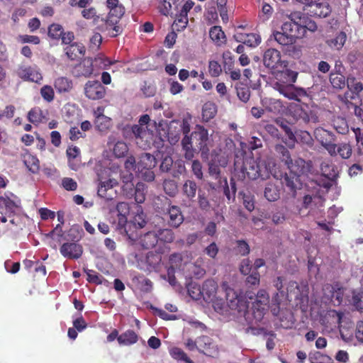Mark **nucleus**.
<instances>
[{
  "mask_svg": "<svg viewBox=\"0 0 363 363\" xmlns=\"http://www.w3.org/2000/svg\"><path fill=\"white\" fill-rule=\"evenodd\" d=\"M274 166L272 161L255 159L244 152L238 151L235 155V174L240 180H244L246 177L252 180L268 179L273 174Z\"/></svg>",
  "mask_w": 363,
  "mask_h": 363,
  "instance_id": "nucleus-1",
  "label": "nucleus"
},
{
  "mask_svg": "<svg viewBox=\"0 0 363 363\" xmlns=\"http://www.w3.org/2000/svg\"><path fill=\"white\" fill-rule=\"evenodd\" d=\"M106 6L109 12L105 21V28L111 37L115 38L123 30L119 22L125 13V7L119 4V0H107Z\"/></svg>",
  "mask_w": 363,
  "mask_h": 363,
  "instance_id": "nucleus-2",
  "label": "nucleus"
},
{
  "mask_svg": "<svg viewBox=\"0 0 363 363\" xmlns=\"http://www.w3.org/2000/svg\"><path fill=\"white\" fill-rule=\"evenodd\" d=\"M269 295L265 290H259L256 296L255 301L252 303V308L245 314L246 319H250V324H257L263 319L268 308Z\"/></svg>",
  "mask_w": 363,
  "mask_h": 363,
  "instance_id": "nucleus-3",
  "label": "nucleus"
},
{
  "mask_svg": "<svg viewBox=\"0 0 363 363\" xmlns=\"http://www.w3.org/2000/svg\"><path fill=\"white\" fill-rule=\"evenodd\" d=\"M189 142L200 152L202 159H208L209 155L210 139L208 131L203 126L196 125L189 137Z\"/></svg>",
  "mask_w": 363,
  "mask_h": 363,
  "instance_id": "nucleus-4",
  "label": "nucleus"
},
{
  "mask_svg": "<svg viewBox=\"0 0 363 363\" xmlns=\"http://www.w3.org/2000/svg\"><path fill=\"white\" fill-rule=\"evenodd\" d=\"M263 63L264 66L272 69L274 72L283 71L286 68L288 62L282 60L281 52L275 48H269L263 55Z\"/></svg>",
  "mask_w": 363,
  "mask_h": 363,
  "instance_id": "nucleus-5",
  "label": "nucleus"
},
{
  "mask_svg": "<svg viewBox=\"0 0 363 363\" xmlns=\"http://www.w3.org/2000/svg\"><path fill=\"white\" fill-rule=\"evenodd\" d=\"M227 284L223 283V287L225 291V298L229 308L232 310H236L239 312L244 311L247 307V301L242 294L238 293L235 289L226 286Z\"/></svg>",
  "mask_w": 363,
  "mask_h": 363,
  "instance_id": "nucleus-6",
  "label": "nucleus"
},
{
  "mask_svg": "<svg viewBox=\"0 0 363 363\" xmlns=\"http://www.w3.org/2000/svg\"><path fill=\"white\" fill-rule=\"evenodd\" d=\"M123 135L125 138H133L136 140V143L143 148H145L147 141L144 142L143 139L148 135L145 128L143 126L135 124L133 125H126L123 129Z\"/></svg>",
  "mask_w": 363,
  "mask_h": 363,
  "instance_id": "nucleus-7",
  "label": "nucleus"
},
{
  "mask_svg": "<svg viewBox=\"0 0 363 363\" xmlns=\"http://www.w3.org/2000/svg\"><path fill=\"white\" fill-rule=\"evenodd\" d=\"M84 92L90 100L102 99L106 94V89L98 80H89L84 87Z\"/></svg>",
  "mask_w": 363,
  "mask_h": 363,
  "instance_id": "nucleus-8",
  "label": "nucleus"
},
{
  "mask_svg": "<svg viewBox=\"0 0 363 363\" xmlns=\"http://www.w3.org/2000/svg\"><path fill=\"white\" fill-rule=\"evenodd\" d=\"M314 136L320 145L328 152L332 150L333 145L337 142L336 135L331 131L323 128H317L314 130Z\"/></svg>",
  "mask_w": 363,
  "mask_h": 363,
  "instance_id": "nucleus-9",
  "label": "nucleus"
},
{
  "mask_svg": "<svg viewBox=\"0 0 363 363\" xmlns=\"http://www.w3.org/2000/svg\"><path fill=\"white\" fill-rule=\"evenodd\" d=\"M311 16L319 18H325L328 16L331 11V7L326 1L315 0L311 4L304 8Z\"/></svg>",
  "mask_w": 363,
  "mask_h": 363,
  "instance_id": "nucleus-10",
  "label": "nucleus"
},
{
  "mask_svg": "<svg viewBox=\"0 0 363 363\" xmlns=\"http://www.w3.org/2000/svg\"><path fill=\"white\" fill-rule=\"evenodd\" d=\"M277 91L286 98L291 100L300 101L301 97L307 96L306 91L302 88H296L293 84H281L277 83Z\"/></svg>",
  "mask_w": 363,
  "mask_h": 363,
  "instance_id": "nucleus-11",
  "label": "nucleus"
},
{
  "mask_svg": "<svg viewBox=\"0 0 363 363\" xmlns=\"http://www.w3.org/2000/svg\"><path fill=\"white\" fill-rule=\"evenodd\" d=\"M128 204L125 202H119L116 205V210L118 213V229L121 233H125L130 239L133 240L134 237L132 233H129L127 230V227L130 226V224H127V218L125 217L126 213H128Z\"/></svg>",
  "mask_w": 363,
  "mask_h": 363,
  "instance_id": "nucleus-12",
  "label": "nucleus"
},
{
  "mask_svg": "<svg viewBox=\"0 0 363 363\" xmlns=\"http://www.w3.org/2000/svg\"><path fill=\"white\" fill-rule=\"evenodd\" d=\"M164 220L169 227L177 228L184 222V218L180 208L177 206H170L164 213Z\"/></svg>",
  "mask_w": 363,
  "mask_h": 363,
  "instance_id": "nucleus-13",
  "label": "nucleus"
},
{
  "mask_svg": "<svg viewBox=\"0 0 363 363\" xmlns=\"http://www.w3.org/2000/svg\"><path fill=\"white\" fill-rule=\"evenodd\" d=\"M16 73L24 81L39 83L43 79L42 74L36 67L21 65L18 68Z\"/></svg>",
  "mask_w": 363,
  "mask_h": 363,
  "instance_id": "nucleus-14",
  "label": "nucleus"
},
{
  "mask_svg": "<svg viewBox=\"0 0 363 363\" xmlns=\"http://www.w3.org/2000/svg\"><path fill=\"white\" fill-rule=\"evenodd\" d=\"M60 252L63 257L67 259H77L83 253V247L76 242H65L60 247Z\"/></svg>",
  "mask_w": 363,
  "mask_h": 363,
  "instance_id": "nucleus-15",
  "label": "nucleus"
},
{
  "mask_svg": "<svg viewBox=\"0 0 363 363\" xmlns=\"http://www.w3.org/2000/svg\"><path fill=\"white\" fill-rule=\"evenodd\" d=\"M287 168L291 174H296L301 176L310 171L311 164V162H306L303 159L297 157L291 159V161L286 164Z\"/></svg>",
  "mask_w": 363,
  "mask_h": 363,
  "instance_id": "nucleus-16",
  "label": "nucleus"
},
{
  "mask_svg": "<svg viewBox=\"0 0 363 363\" xmlns=\"http://www.w3.org/2000/svg\"><path fill=\"white\" fill-rule=\"evenodd\" d=\"M332 150H328V153L332 157H339L341 159H349L352 154V147L349 143H340L333 145Z\"/></svg>",
  "mask_w": 363,
  "mask_h": 363,
  "instance_id": "nucleus-17",
  "label": "nucleus"
},
{
  "mask_svg": "<svg viewBox=\"0 0 363 363\" xmlns=\"http://www.w3.org/2000/svg\"><path fill=\"white\" fill-rule=\"evenodd\" d=\"M284 277H277L274 280V281H273L274 286L276 288V289L278 291L276 294V296L274 297V300L276 301H277V298L279 297V295L281 297H283L285 295H289V294L292 295V294H294L295 298H298V296H299V291H300L298 284L296 281L290 282L289 287H294V288H296L297 289V291L296 292H295V291L293 292L292 291H289V288H288L287 289V292L286 293L285 291H284Z\"/></svg>",
  "mask_w": 363,
  "mask_h": 363,
  "instance_id": "nucleus-18",
  "label": "nucleus"
},
{
  "mask_svg": "<svg viewBox=\"0 0 363 363\" xmlns=\"http://www.w3.org/2000/svg\"><path fill=\"white\" fill-rule=\"evenodd\" d=\"M18 207V204L12 200L6 193L4 196H0V213L1 215L6 214L9 217H13Z\"/></svg>",
  "mask_w": 363,
  "mask_h": 363,
  "instance_id": "nucleus-19",
  "label": "nucleus"
},
{
  "mask_svg": "<svg viewBox=\"0 0 363 363\" xmlns=\"http://www.w3.org/2000/svg\"><path fill=\"white\" fill-rule=\"evenodd\" d=\"M94 71L93 62L90 58H84L73 69V74L77 77H89Z\"/></svg>",
  "mask_w": 363,
  "mask_h": 363,
  "instance_id": "nucleus-20",
  "label": "nucleus"
},
{
  "mask_svg": "<svg viewBox=\"0 0 363 363\" xmlns=\"http://www.w3.org/2000/svg\"><path fill=\"white\" fill-rule=\"evenodd\" d=\"M301 24L296 25L293 22H284L281 26V30L288 34L294 41L298 38L304 37V29L300 27Z\"/></svg>",
  "mask_w": 363,
  "mask_h": 363,
  "instance_id": "nucleus-21",
  "label": "nucleus"
},
{
  "mask_svg": "<svg viewBox=\"0 0 363 363\" xmlns=\"http://www.w3.org/2000/svg\"><path fill=\"white\" fill-rule=\"evenodd\" d=\"M172 167L173 160L172 157L167 155L162 159L160 169L162 172H170L174 177H178L185 170V167L182 163L177 164L178 169L177 171L172 169V172H171Z\"/></svg>",
  "mask_w": 363,
  "mask_h": 363,
  "instance_id": "nucleus-22",
  "label": "nucleus"
},
{
  "mask_svg": "<svg viewBox=\"0 0 363 363\" xmlns=\"http://www.w3.org/2000/svg\"><path fill=\"white\" fill-rule=\"evenodd\" d=\"M203 298L206 301H211L216 297L218 284L213 279L206 280L202 285Z\"/></svg>",
  "mask_w": 363,
  "mask_h": 363,
  "instance_id": "nucleus-23",
  "label": "nucleus"
},
{
  "mask_svg": "<svg viewBox=\"0 0 363 363\" xmlns=\"http://www.w3.org/2000/svg\"><path fill=\"white\" fill-rule=\"evenodd\" d=\"M237 41L250 47L255 48L261 43V37L257 33H237L235 35Z\"/></svg>",
  "mask_w": 363,
  "mask_h": 363,
  "instance_id": "nucleus-24",
  "label": "nucleus"
},
{
  "mask_svg": "<svg viewBox=\"0 0 363 363\" xmlns=\"http://www.w3.org/2000/svg\"><path fill=\"white\" fill-rule=\"evenodd\" d=\"M157 164L155 157L147 152L142 153L137 162L138 170L143 172L145 169H152Z\"/></svg>",
  "mask_w": 363,
  "mask_h": 363,
  "instance_id": "nucleus-25",
  "label": "nucleus"
},
{
  "mask_svg": "<svg viewBox=\"0 0 363 363\" xmlns=\"http://www.w3.org/2000/svg\"><path fill=\"white\" fill-rule=\"evenodd\" d=\"M209 37L218 47H221L226 44V35L220 26H213L209 29Z\"/></svg>",
  "mask_w": 363,
  "mask_h": 363,
  "instance_id": "nucleus-26",
  "label": "nucleus"
},
{
  "mask_svg": "<svg viewBox=\"0 0 363 363\" xmlns=\"http://www.w3.org/2000/svg\"><path fill=\"white\" fill-rule=\"evenodd\" d=\"M65 52L69 60H75L84 55L85 48L81 43H73L65 48Z\"/></svg>",
  "mask_w": 363,
  "mask_h": 363,
  "instance_id": "nucleus-27",
  "label": "nucleus"
},
{
  "mask_svg": "<svg viewBox=\"0 0 363 363\" xmlns=\"http://www.w3.org/2000/svg\"><path fill=\"white\" fill-rule=\"evenodd\" d=\"M264 196L269 201H277L280 197V186L278 182H268L264 188Z\"/></svg>",
  "mask_w": 363,
  "mask_h": 363,
  "instance_id": "nucleus-28",
  "label": "nucleus"
},
{
  "mask_svg": "<svg viewBox=\"0 0 363 363\" xmlns=\"http://www.w3.org/2000/svg\"><path fill=\"white\" fill-rule=\"evenodd\" d=\"M322 174L329 179H335L339 174L338 168L330 160H325L320 164Z\"/></svg>",
  "mask_w": 363,
  "mask_h": 363,
  "instance_id": "nucleus-29",
  "label": "nucleus"
},
{
  "mask_svg": "<svg viewBox=\"0 0 363 363\" xmlns=\"http://www.w3.org/2000/svg\"><path fill=\"white\" fill-rule=\"evenodd\" d=\"M118 182L114 179H109L107 181L100 183L97 194L100 197L104 198L107 200H111L112 196L108 194L109 190H111L113 186H116Z\"/></svg>",
  "mask_w": 363,
  "mask_h": 363,
  "instance_id": "nucleus-30",
  "label": "nucleus"
},
{
  "mask_svg": "<svg viewBox=\"0 0 363 363\" xmlns=\"http://www.w3.org/2000/svg\"><path fill=\"white\" fill-rule=\"evenodd\" d=\"M54 86L58 93L69 92L73 88L72 80L66 77H57L54 82Z\"/></svg>",
  "mask_w": 363,
  "mask_h": 363,
  "instance_id": "nucleus-31",
  "label": "nucleus"
},
{
  "mask_svg": "<svg viewBox=\"0 0 363 363\" xmlns=\"http://www.w3.org/2000/svg\"><path fill=\"white\" fill-rule=\"evenodd\" d=\"M158 242L157 233L154 231H149L140 238V244L145 249H152L155 247Z\"/></svg>",
  "mask_w": 363,
  "mask_h": 363,
  "instance_id": "nucleus-32",
  "label": "nucleus"
},
{
  "mask_svg": "<svg viewBox=\"0 0 363 363\" xmlns=\"http://www.w3.org/2000/svg\"><path fill=\"white\" fill-rule=\"evenodd\" d=\"M294 114L296 116L297 120H301L305 123H316L318 122V117L311 111L308 112L302 108H296L294 110Z\"/></svg>",
  "mask_w": 363,
  "mask_h": 363,
  "instance_id": "nucleus-33",
  "label": "nucleus"
},
{
  "mask_svg": "<svg viewBox=\"0 0 363 363\" xmlns=\"http://www.w3.org/2000/svg\"><path fill=\"white\" fill-rule=\"evenodd\" d=\"M138 340V335L133 330H128L118 337V342L121 345H131Z\"/></svg>",
  "mask_w": 363,
  "mask_h": 363,
  "instance_id": "nucleus-34",
  "label": "nucleus"
},
{
  "mask_svg": "<svg viewBox=\"0 0 363 363\" xmlns=\"http://www.w3.org/2000/svg\"><path fill=\"white\" fill-rule=\"evenodd\" d=\"M130 223L136 228L141 229L144 228L147 223L146 215L144 213L141 206L137 205L134 216Z\"/></svg>",
  "mask_w": 363,
  "mask_h": 363,
  "instance_id": "nucleus-35",
  "label": "nucleus"
},
{
  "mask_svg": "<svg viewBox=\"0 0 363 363\" xmlns=\"http://www.w3.org/2000/svg\"><path fill=\"white\" fill-rule=\"evenodd\" d=\"M198 350L207 355H211L213 343L211 338L206 335H202L197 338Z\"/></svg>",
  "mask_w": 363,
  "mask_h": 363,
  "instance_id": "nucleus-36",
  "label": "nucleus"
},
{
  "mask_svg": "<svg viewBox=\"0 0 363 363\" xmlns=\"http://www.w3.org/2000/svg\"><path fill=\"white\" fill-rule=\"evenodd\" d=\"M347 35L344 31H340L336 36L326 41L327 45L332 49L340 50L345 45Z\"/></svg>",
  "mask_w": 363,
  "mask_h": 363,
  "instance_id": "nucleus-37",
  "label": "nucleus"
},
{
  "mask_svg": "<svg viewBox=\"0 0 363 363\" xmlns=\"http://www.w3.org/2000/svg\"><path fill=\"white\" fill-rule=\"evenodd\" d=\"M182 191L189 201H194L197 191L196 183L190 179L185 181L182 186Z\"/></svg>",
  "mask_w": 363,
  "mask_h": 363,
  "instance_id": "nucleus-38",
  "label": "nucleus"
},
{
  "mask_svg": "<svg viewBox=\"0 0 363 363\" xmlns=\"http://www.w3.org/2000/svg\"><path fill=\"white\" fill-rule=\"evenodd\" d=\"M330 82L335 89H342L347 85V82L345 80V77L340 72H332L330 74Z\"/></svg>",
  "mask_w": 363,
  "mask_h": 363,
  "instance_id": "nucleus-39",
  "label": "nucleus"
},
{
  "mask_svg": "<svg viewBox=\"0 0 363 363\" xmlns=\"http://www.w3.org/2000/svg\"><path fill=\"white\" fill-rule=\"evenodd\" d=\"M182 149L184 151V157L186 160H192L196 153H199L196 148L189 140V137L183 138L182 140Z\"/></svg>",
  "mask_w": 363,
  "mask_h": 363,
  "instance_id": "nucleus-40",
  "label": "nucleus"
},
{
  "mask_svg": "<svg viewBox=\"0 0 363 363\" xmlns=\"http://www.w3.org/2000/svg\"><path fill=\"white\" fill-rule=\"evenodd\" d=\"M24 164L33 174H38L40 170V161L37 157L28 155L25 157Z\"/></svg>",
  "mask_w": 363,
  "mask_h": 363,
  "instance_id": "nucleus-41",
  "label": "nucleus"
},
{
  "mask_svg": "<svg viewBox=\"0 0 363 363\" xmlns=\"http://www.w3.org/2000/svg\"><path fill=\"white\" fill-rule=\"evenodd\" d=\"M262 104L267 111L272 113L279 112L281 108V101L272 98H264L262 100Z\"/></svg>",
  "mask_w": 363,
  "mask_h": 363,
  "instance_id": "nucleus-42",
  "label": "nucleus"
},
{
  "mask_svg": "<svg viewBox=\"0 0 363 363\" xmlns=\"http://www.w3.org/2000/svg\"><path fill=\"white\" fill-rule=\"evenodd\" d=\"M309 360L311 363H332L333 359L320 352L315 351L309 354Z\"/></svg>",
  "mask_w": 363,
  "mask_h": 363,
  "instance_id": "nucleus-43",
  "label": "nucleus"
},
{
  "mask_svg": "<svg viewBox=\"0 0 363 363\" xmlns=\"http://www.w3.org/2000/svg\"><path fill=\"white\" fill-rule=\"evenodd\" d=\"M274 40L281 45H290L296 42L293 38L285 33L284 31H275L273 33Z\"/></svg>",
  "mask_w": 363,
  "mask_h": 363,
  "instance_id": "nucleus-44",
  "label": "nucleus"
},
{
  "mask_svg": "<svg viewBox=\"0 0 363 363\" xmlns=\"http://www.w3.org/2000/svg\"><path fill=\"white\" fill-rule=\"evenodd\" d=\"M158 240L163 243H172L174 238V233L171 229H160L157 232Z\"/></svg>",
  "mask_w": 363,
  "mask_h": 363,
  "instance_id": "nucleus-45",
  "label": "nucleus"
},
{
  "mask_svg": "<svg viewBox=\"0 0 363 363\" xmlns=\"http://www.w3.org/2000/svg\"><path fill=\"white\" fill-rule=\"evenodd\" d=\"M300 175L286 174L284 181L286 186H288L291 191H295L296 189L300 188Z\"/></svg>",
  "mask_w": 363,
  "mask_h": 363,
  "instance_id": "nucleus-46",
  "label": "nucleus"
},
{
  "mask_svg": "<svg viewBox=\"0 0 363 363\" xmlns=\"http://www.w3.org/2000/svg\"><path fill=\"white\" fill-rule=\"evenodd\" d=\"M274 150L281 162H284L286 165L292 159L289 150L284 145L281 144L276 145Z\"/></svg>",
  "mask_w": 363,
  "mask_h": 363,
  "instance_id": "nucleus-47",
  "label": "nucleus"
},
{
  "mask_svg": "<svg viewBox=\"0 0 363 363\" xmlns=\"http://www.w3.org/2000/svg\"><path fill=\"white\" fill-rule=\"evenodd\" d=\"M145 190L146 186L143 183L138 182L133 191L135 201L137 203H142L145 200Z\"/></svg>",
  "mask_w": 363,
  "mask_h": 363,
  "instance_id": "nucleus-48",
  "label": "nucleus"
},
{
  "mask_svg": "<svg viewBox=\"0 0 363 363\" xmlns=\"http://www.w3.org/2000/svg\"><path fill=\"white\" fill-rule=\"evenodd\" d=\"M187 291L189 296L194 300H199L201 298H203L202 289L196 283H189L187 286Z\"/></svg>",
  "mask_w": 363,
  "mask_h": 363,
  "instance_id": "nucleus-49",
  "label": "nucleus"
},
{
  "mask_svg": "<svg viewBox=\"0 0 363 363\" xmlns=\"http://www.w3.org/2000/svg\"><path fill=\"white\" fill-rule=\"evenodd\" d=\"M162 261V256L153 252H149L146 255V263L153 269H157Z\"/></svg>",
  "mask_w": 363,
  "mask_h": 363,
  "instance_id": "nucleus-50",
  "label": "nucleus"
},
{
  "mask_svg": "<svg viewBox=\"0 0 363 363\" xmlns=\"http://www.w3.org/2000/svg\"><path fill=\"white\" fill-rule=\"evenodd\" d=\"M128 147L125 142L118 141L113 146V153L116 157L121 158L127 155Z\"/></svg>",
  "mask_w": 363,
  "mask_h": 363,
  "instance_id": "nucleus-51",
  "label": "nucleus"
},
{
  "mask_svg": "<svg viewBox=\"0 0 363 363\" xmlns=\"http://www.w3.org/2000/svg\"><path fill=\"white\" fill-rule=\"evenodd\" d=\"M216 114V108L214 104L206 103L202 108L203 118L208 121L212 119Z\"/></svg>",
  "mask_w": 363,
  "mask_h": 363,
  "instance_id": "nucleus-52",
  "label": "nucleus"
},
{
  "mask_svg": "<svg viewBox=\"0 0 363 363\" xmlns=\"http://www.w3.org/2000/svg\"><path fill=\"white\" fill-rule=\"evenodd\" d=\"M164 192L169 196H174L178 192L177 183L173 179H164L163 182Z\"/></svg>",
  "mask_w": 363,
  "mask_h": 363,
  "instance_id": "nucleus-53",
  "label": "nucleus"
},
{
  "mask_svg": "<svg viewBox=\"0 0 363 363\" xmlns=\"http://www.w3.org/2000/svg\"><path fill=\"white\" fill-rule=\"evenodd\" d=\"M64 29L62 26L58 23H52L48 27V36L52 40H59L63 34Z\"/></svg>",
  "mask_w": 363,
  "mask_h": 363,
  "instance_id": "nucleus-54",
  "label": "nucleus"
},
{
  "mask_svg": "<svg viewBox=\"0 0 363 363\" xmlns=\"http://www.w3.org/2000/svg\"><path fill=\"white\" fill-rule=\"evenodd\" d=\"M170 354L174 359L183 361L185 363H194L187 354L179 347L172 348L170 351Z\"/></svg>",
  "mask_w": 363,
  "mask_h": 363,
  "instance_id": "nucleus-55",
  "label": "nucleus"
},
{
  "mask_svg": "<svg viewBox=\"0 0 363 363\" xmlns=\"http://www.w3.org/2000/svg\"><path fill=\"white\" fill-rule=\"evenodd\" d=\"M237 95L238 98L243 102L249 101L250 97V88L243 84H240L236 86Z\"/></svg>",
  "mask_w": 363,
  "mask_h": 363,
  "instance_id": "nucleus-56",
  "label": "nucleus"
},
{
  "mask_svg": "<svg viewBox=\"0 0 363 363\" xmlns=\"http://www.w3.org/2000/svg\"><path fill=\"white\" fill-rule=\"evenodd\" d=\"M355 97L353 93H351L350 91H346L344 94L338 95L340 101L345 104L348 109H354L357 106L351 101V100L354 99Z\"/></svg>",
  "mask_w": 363,
  "mask_h": 363,
  "instance_id": "nucleus-57",
  "label": "nucleus"
},
{
  "mask_svg": "<svg viewBox=\"0 0 363 363\" xmlns=\"http://www.w3.org/2000/svg\"><path fill=\"white\" fill-rule=\"evenodd\" d=\"M158 2L159 12L164 16H168L171 12L174 0H158Z\"/></svg>",
  "mask_w": 363,
  "mask_h": 363,
  "instance_id": "nucleus-58",
  "label": "nucleus"
},
{
  "mask_svg": "<svg viewBox=\"0 0 363 363\" xmlns=\"http://www.w3.org/2000/svg\"><path fill=\"white\" fill-rule=\"evenodd\" d=\"M95 125L99 130H106L111 126V118L106 116H100L99 118L95 119Z\"/></svg>",
  "mask_w": 363,
  "mask_h": 363,
  "instance_id": "nucleus-59",
  "label": "nucleus"
},
{
  "mask_svg": "<svg viewBox=\"0 0 363 363\" xmlns=\"http://www.w3.org/2000/svg\"><path fill=\"white\" fill-rule=\"evenodd\" d=\"M333 127L338 133L342 135H345L349 131L347 123L343 118H338L334 121Z\"/></svg>",
  "mask_w": 363,
  "mask_h": 363,
  "instance_id": "nucleus-60",
  "label": "nucleus"
},
{
  "mask_svg": "<svg viewBox=\"0 0 363 363\" xmlns=\"http://www.w3.org/2000/svg\"><path fill=\"white\" fill-rule=\"evenodd\" d=\"M281 77L284 78L287 83L292 84L296 81L298 73L289 69H283V71L279 72Z\"/></svg>",
  "mask_w": 363,
  "mask_h": 363,
  "instance_id": "nucleus-61",
  "label": "nucleus"
},
{
  "mask_svg": "<svg viewBox=\"0 0 363 363\" xmlns=\"http://www.w3.org/2000/svg\"><path fill=\"white\" fill-rule=\"evenodd\" d=\"M84 272L86 273L87 278L86 280L89 283H92L95 284H102V276L99 275V273L92 270V269H84Z\"/></svg>",
  "mask_w": 363,
  "mask_h": 363,
  "instance_id": "nucleus-62",
  "label": "nucleus"
},
{
  "mask_svg": "<svg viewBox=\"0 0 363 363\" xmlns=\"http://www.w3.org/2000/svg\"><path fill=\"white\" fill-rule=\"evenodd\" d=\"M40 94L43 99L48 102L52 101L55 97L54 90L49 85H45L40 89Z\"/></svg>",
  "mask_w": 363,
  "mask_h": 363,
  "instance_id": "nucleus-63",
  "label": "nucleus"
},
{
  "mask_svg": "<svg viewBox=\"0 0 363 363\" xmlns=\"http://www.w3.org/2000/svg\"><path fill=\"white\" fill-rule=\"evenodd\" d=\"M236 252L237 254L241 256H246L250 253V246L245 240H240L236 241Z\"/></svg>",
  "mask_w": 363,
  "mask_h": 363,
  "instance_id": "nucleus-64",
  "label": "nucleus"
}]
</instances>
